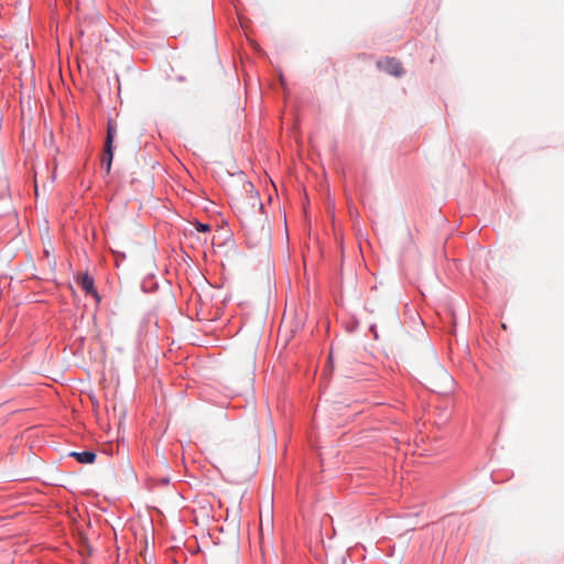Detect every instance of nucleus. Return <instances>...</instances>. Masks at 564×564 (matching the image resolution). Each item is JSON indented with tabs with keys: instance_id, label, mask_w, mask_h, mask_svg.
Returning <instances> with one entry per match:
<instances>
[{
	"instance_id": "423d86ee",
	"label": "nucleus",
	"mask_w": 564,
	"mask_h": 564,
	"mask_svg": "<svg viewBox=\"0 0 564 564\" xmlns=\"http://www.w3.org/2000/svg\"><path fill=\"white\" fill-rule=\"evenodd\" d=\"M194 227L199 232H209L212 230V227L209 224H204L198 220L194 223Z\"/></svg>"
},
{
	"instance_id": "7ed1b4c3",
	"label": "nucleus",
	"mask_w": 564,
	"mask_h": 564,
	"mask_svg": "<svg viewBox=\"0 0 564 564\" xmlns=\"http://www.w3.org/2000/svg\"><path fill=\"white\" fill-rule=\"evenodd\" d=\"M70 457H74L80 464H93L96 460V453L93 451L70 452Z\"/></svg>"
},
{
	"instance_id": "39448f33",
	"label": "nucleus",
	"mask_w": 564,
	"mask_h": 564,
	"mask_svg": "<svg viewBox=\"0 0 564 564\" xmlns=\"http://www.w3.org/2000/svg\"><path fill=\"white\" fill-rule=\"evenodd\" d=\"M116 133H117V128L112 123V121L109 120L108 127H107V135H106V140H105V147H113L112 143H113Z\"/></svg>"
},
{
	"instance_id": "f257e3e1",
	"label": "nucleus",
	"mask_w": 564,
	"mask_h": 564,
	"mask_svg": "<svg viewBox=\"0 0 564 564\" xmlns=\"http://www.w3.org/2000/svg\"><path fill=\"white\" fill-rule=\"evenodd\" d=\"M377 66L379 69L384 70L386 73L395 77H400L404 73L401 62L394 57H384L379 59L377 62Z\"/></svg>"
},
{
	"instance_id": "20e7f679",
	"label": "nucleus",
	"mask_w": 564,
	"mask_h": 564,
	"mask_svg": "<svg viewBox=\"0 0 564 564\" xmlns=\"http://www.w3.org/2000/svg\"><path fill=\"white\" fill-rule=\"evenodd\" d=\"M113 160V147H104V154L101 158V169L106 171V174H110L111 165Z\"/></svg>"
},
{
	"instance_id": "f03ea898",
	"label": "nucleus",
	"mask_w": 564,
	"mask_h": 564,
	"mask_svg": "<svg viewBox=\"0 0 564 564\" xmlns=\"http://www.w3.org/2000/svg\"><path fill=\"white\" fill-rule=\"evenodd\" d=\"M77 284L83 289L86 295H91L97 299V301H100V296L95 289L94 278L87 272L77 278Z\"/></svg>"
}]
</instances>
